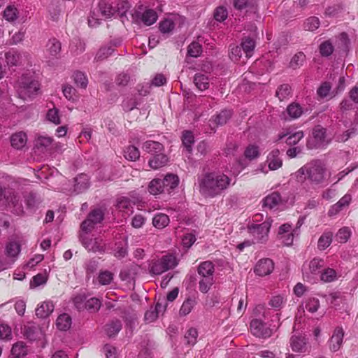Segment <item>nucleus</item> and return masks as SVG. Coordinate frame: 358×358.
<instances>
[{"label":"nucleus","mask_w":358,"mask_h":358,"mask_svg":"<svg viewBox=\"0 0 358 358\" xmlns=\"http://www.w3.org/2000/svg\"><path fill=\"white\" fill-rule=\"evenodd\" d=\"M230 181L224 174L206 173L199 181V192L205 197H215L229 187Z\"/></svg>","instance_id":"f257e3e1"},{"label":"nucleus","mask_w":358,"mask_h":358,"mask_svg":"<svg viewBox=\"0 0 358 358\" xmlns=\"http://www.w3.org/2000/svg\"><path fill=\"white\" fill-rule=\"evenodd\" d=\"M326 168L320 160L307 163L296 172L299 181L308 180L312 185H322L325 182Z\"/></svg>","instance_id":"f03ea898"},{"label":"nucleus","mask_w":358,"mask_h":358,"mask_svg":"<svg viewBox=\"0 0 358 358\" xmlns=\"http://www.w3.org/2000/svg\"><path fill=\"white\" fill-rule=\"evenodd\" d=\"M17 93L19 96L25 100L31 97L39 90L38 81L27 76H22L17 82Z\"/></svg>","instance_id":"7ed1b4c3"},{"label":"nucleus","mask_w":358,"mask_h":358,"mask_svg":"<svg viewBox=\"0 0 358 358\" xmlns=\"http://www.w3.org/2000/svg\"><path fill=\"white\" fill-rule=\"evenodd\" d=\"M271 222L272 220L268 219L261 224H253L248 227L249 232L253 236L257 243H264L267 240Z\"/></svg>","instance_id":"20e7f679"},{"label":"nucleus","mask_w":358,"mask_h":358,"mask_svg":"<svg viewBox=\"0 0 358 358\" xmlns=\"http://www.w3.org/2000/svg\"><path fill=\"white\" fill-rule=\"evenodd\" d=\"M104 217V213L100 208L92 210L80 225L81 229L85 233H90L96 224L101 223Z\"/></svg>","instance_id":"39448f33"},{"label":"nucleus","mask_w":358,"mask_h":358,"mask_svg":"<svg viewBox=\"0 0 358 358\" xmlns=\"http://www.w3.org/2000/svg\"><path fill=\"white\" fill-rule=\"evenodd\" d=\"M250 331L256 337L264 338L270 337L273 334V329L267 327L266 324L259 319L251 321Z\"/></svg>","instance_id":"423d86ee"},{"label":"nucleus","mask_w":358,"mask_h":358,"mask_svg":"<svg viewBox=\"0 0 358 358\" xmlns=\"http://www.w3.org/2000/svg\"><path fill=\"white\" fill-rule=\"evenodd\" d=\"M5 199L9 208H12V212L17 215L24 213V208L20 199V196L12 190L8 191V194H5Z\"/></svg>","instance_id":"0eeeda50"},{"label":"nucleus","mask_w":358,"mask_h":358,"mask_svg":"<svg viewBox=\"0 0 358 358\" xmlns=\"http://www.w3.org/2000/svg\"><path fill=\"white\" fill-rule=\"evenodd\" d=\"M82 244L89 252L103 254L106 250L105 244L103 243V240L100 238H83Z\"/></svg>","instance_id":"6e6552de"},{"label":"nucleus","mask_w":358,"mask_h":358,"mask_svg":"<svg viewBox=\"0 0 358 358\" xmlns=\"http://www.w3.org/2000/svg\"><path fill=\"white\" fill-rule=\"evenodd\" d=\"M274 268V264L271 259H262L255 266V272L259 276L269 275Z\"/></svg>","instance_id":"1a4fd4ad"},{"label":"nucleus","mask_w":358,"mask_h":358,"mask_svg":"<svg viewBox=\"0 0 358 358\" xmlns=\"http://www.w3.org/2000/svg\"><path fill=\"white\" fill-rule=\"evenodd\" d=\"M344 332L342 328L337 327L329 340V348L332 352L338 351L343 343Z\"/></svg>","instance_id":"9d476101"},{"label":"nucleus","mask_w":358,"mask_h":358,"mask_svg":"<svg viewBox=\"0 0 358 358\" xmlns=\"http://www.w3.org/2000/svg\"><path fill=\"white\" fill-rule=\"evenodd\" d=\"M313 136L315 141L313 146L310 145V142H308V147L309 148H320L324 145L325 138H326V129L320 127V126L316 127L313 131Z\"/></svg>","instance_id":"9b49d317"},{"label":"nucleus","mask_w":358,"mask_h":358,"mask_svg":"<svg viewBox=\"0 0 358 358\" xmlns=\"http://www.w3.org/2000/svg\"><path fill=\"white\" fill-rule=\"evenodd\" d=\"M162 180V187L164 193H170L171 190L178 187L179 184V178L177 175L173 173L167 174Z\"/></svg>","instance_id":"f8f14e48"},{"label":"nucleus","mask_w":358,"mask_h":358,"mask_svg":"<svg viewBox=\"0 0 358 358\" xmlns=\"http://www.w3.org/2000/svg\"><path fill=\"white\" fill-rule=\"evenodd\" d=\"M169 161L168 157L163 152H160L153 155L148 162L149 166L153 169H157L164 166Z\"/></svg>","instance_id":"ddd939ff"},{"label":"nucleus","mask_w":358,"mask_h":358,"mask_svg":"<svg viewBox=\"0 0 358 358\" xmlns=\"http://www.w3.org/2000/svg\"><path fill=\"white\" fill-rule=\"evenodd\" d=\"M280 151L278 149L271 151L267 157L268 168L271 170H276L282 165V161L279 157Z\"/></svg>","instance_id":"4468645a"},{"label":"nucleus","mask_w":358,"mask_h":358,"mask_svg":"<svg viewBox=\"0 0 358 358\" xmlns=\"http://www.w3.org/2000/svg\"><path fill=\"white\" fill-rule=\"evenodd\" d=\"M290 346L294 352H305L306 350V341L305 337L302 336H292L290 338Z\"/></svg>","instance_id":"2eb2a0df"},{"label":"nucleus","mask_w":358,"mask_h":358,"mask_svg":"<svg viewBox=\"0 0 358 358\" xmlns=\"http://www.w3.org/2000/svg\"><path fill=\"white\" fill-rule=\"evenodd\" d=\"M197 271L201 278H207L208 275L213 278L215 266L211 262L206 261L199 264Z\"/></svg>","instance_id":"dca6fc26"},{"label":"nucleus","mask_w":358,"mask_h":358,"mask_svg":"<svg viewBox=\"0 0 358 358\" xmlns=\"http://www.w3.org/2000/svg\"><path fill=\"white\" fill-rule=\"evenodd\" d=\"M99 8L103 16L110 18L115 14V2L101 0L99 3Z\"/></svg>","instance_id":"f3484780"},{"label":"nucleus","mask_w":358,"mask_h":358,"mask_svg":"<svg viewBox=\"0 0 358 358\" xmlns=\"http://www.w3.org/2000/svg\"><path fill=\"white\" fill-rule=\"evenodd\" d=\"M142 149L153 156L160 152H164V148L162 143L157 141H148L143 143Z\"/></svg>","instance_id":"a211bd4d"},{"label":"nucleus","mask_w":358,"mask_h":358,"mask_svg":"<svg viewBox=\"0 0 358 358\" xmlns=\"http://www.w3.org/2000/svg\"><path fill=\"white\" fill-rule=\"evenodd\" d=\"M27 143V135L20 131L13 134L10 137V143L13 148L20 150L24 147Z\"/></svg>","instance_id":"6ab92c4d"},{"label":"nucleus","mask_w":358,"mask_h":358,"mask_svg":"<svg viewBox=\"0 0 358 358\" xmlns=\"http://www.w3.org/2000/svg\"><path fill=\"white\" fill-rule=\"evenodd\" d=\"M54 310V305L52 301H45L36 309V315L40 318H46Z\"/></svg>","instance_id":"aec40b11"},{"label":"nucleus","mask_w":358,"mask_h":358,"mask_svg":"<svg viewBox=\"0 0 358 358\" xmlns=\"http://www.w3.org/2000/svg\"><path fill=\"white\" fill-rule=\"evenodd\" d=\"M255 41L250 37L246 36L242 39L241 47L247 58H250L255 48Z\"/></svg>","instance_id":"412c9836"},{"label":"nucleus","mask_w":358,"mask_h":358,"mask_svg":"<svg viewBox=\"0 0 358 358\" xmlns=\"http://www.w3.org/2000/svg\"><path fill=\"white\" fill-rule=\"evenodd\" d=\"M122 325L120 320L115 319L106 325L105 331L109 337L115 336L122 329Z\"/></svg>","instance_id":"4be33fe9"},{"label":"nucleus","mask_w":358,"mask_h":358,"mask_svg":"<svg viewBox=\"0 0 358 358\" xmlns=\"http://www.w3.org/2000/svg\"><path fill=\"white\" fill-rule=\"evenodd\" d=\"M24 198L27 208L32 210H36L41 202L40 196L34 192H29Z\"/></svg>","instance_id":"5701e85b"},{"label":"nucleus","mask_w":358,"mask_h":358,"mask_svg":"<svg viewBox=\"0 0 358 358\" xmlns=\"http://www.w3.org/2000/svg\"><path fill=\"white\" fill-rule=\"evenodd\" d=\"M47 51L49 54L55 57H57L61 52V43L53 38L48 41L46 45Z\"/></svg>","instance_id":"b1692460"},{"label":"nucleus","mask_w":358,"mask_h":358,"mask_svg":"<svg viewBox=\"0 0 358 358\" xmlns=\"http://www.w3.org/2000/svg\"><path fill=\"white\" fill-rule=\"evenodd\" d=\"M131 7L129 1L118 0L115 1V14L117 13L120 17L126 16L127 11Z\"/></svg>","instance_id":"393cba45"},{"label":"nucleus","mask_w":358,"mask_h":358,"mask_svg":"<svg viewBox=\"0 0 358 358\" xmlns=\"http://www.w3.org/2000/svg\"><path fill=\"white\" fill-rule=\"evenodd\" d=\"M27 354V347L23 342H17L13 345L11 355L15 358H23Z\"/></svg>","instance_id":"a878e982"},{"label":"nucleus","mask_w":358,"mask_h":358,"mask_svg":"<svg viewBox=\"0 0 358 358\" xmlns=\"http://www.w3.org/2000/svg\"><path fill=\"white\" fill-rule=\"evenodd\" d=\"M232 110L224 109L215 116L214 122L217 126L225 124L231 117Z\"/></svg>","instance_id":"bb28decb"},{"label":"nucleus","mask_w":358,"mask_h":358,"mask_svg":"<svg viewBox=\"0 0 358 358\" xmlns=\"http://www.w3.org/2000/svg\"><path fill=\"white\" fill-rule=\"evenodd\" d=\"M281 201V196L278 192H274L266 196L264 199V206L273 208Z\"/></svg>","instance_id":"cd10ccee"},{"label":"nucleus","mask_w":358,"mask_h":358,"mask_svg":"<svg viewBox=\"0 0 358 358\" xmlns=\"http://www.w3.org/2000/svg\"><path fill=\"white\" fill-rule=\"evenodd\" d=\"M351 201V196L349 194L343 196L329 210V215H332L342 210L346 206H348Z\"/></svg>","instance_id":"c85d7f7f"},{"label":"nucleus","mask_w":358,"mask_h":358,"mask_svg":"<svg viewBox=\"0 0 358 358\" xmlns=\"http://www.w3.org/2000/svg\"><path fill=\"white\" fill-rule=\"evenodd\" d=\"M324 266V261L321 258H314L309 263L310 272L313 275L321 274V270Z\"/></svg>","instance_id":"c756f323"},{"label":"nucleus","mask_w":358,"mask_h":358,"mask_svg":"<svg viewBox=\"0 0 358 358\" xmlns=\"http://www.w3.org/2000/svg\"><path fill=\"white\" fill-rule=\"evenodd\" d=\"M57 327L61 331H66L71 327V317L68 314H62L57 319Z\"/></svg>","instance_id":"7c9ffc66"},{"label":"nucleus","mask_w":358,"mask_h":358,"mask_svg":"<svg viewBox=\"0 0 358 358\" xmlns=\"http://www.w3.org/2000/svg\"><path fill=\"white\" fill-rule=\"evenodd\" d=\"M148 192L153 195L164 193L162 180L160 178L153 179L148 185Z\"/></svg>","instance_id":"2f4dec72"},{"label":"nucleus","mask_w":358,"mask_h":358,"mask_svg":"<svg viewBox=\"0 0 358 358\" xmlns=\"http://www.w3.org/2000/svg\"><path fill=\"white\" fill-rule=\"evenodd\" d=\"M292 94V88L288 84H282L276 90L275 96L280 101L288 99Z\"/></svg>","instance_id":"473e14b6"},{"label":"nucleus","mask_w":358,"mask_h":358,"mask_svg":"<svg viewBox=\"0 0 358 358\" xmlns=\"http://www.w3.org/2000/svg\"><path fill=\"white\" fill-rule=\"evenodd\" d=\"M169 223V217L167 215L164 213H159L156 215L152 219V224L154 227L158 229H163L166 227Z\"/></svg>","instance_id":"72a5a7b5"},{"label":"nucleus","mask_w":358,"mask_h":358,"mask_svg":"<svg viewBox=\"0 0 358 358\" xmlns=\"http://www.w3.org/2000/svg\"><path fill=\"white\" fill-rule=\"evenodd\" d=\"M194 83L200 90H205L209 87L208 78L201 73H196L194 78Z\"/></svg>","instance_id":"f704fd0d"},{"label":"nucleus","mask_w":358,"mask_h":358,"mask_svg":"<svg viewBox=\"0 0 358 358\" xmlns=\"http://www.w3.org/2000/svg\"><path fill=\"white\" fill-rule=\"evenodd\" d=\"M157 20V13L152 9L146 10L141 15L142 22L147 26L153 24Z\"/></svg>","instance_id":"c9c22d12"},{"label":"nucleus","mask_w":358,"mask_h":358,"mask_svg":"<svg viewBox=\"0 0 358 358\" xmlns=\"http://www.w3.org/2000/svg\"><path fill=\"white\" fill-rule=\"evenodd\" d=\"M114 51L115 48H113L111 45H107L102 46L98 50L94 59L96 61H102L103 59H106L109 56H110Z\"/></svg>","instance_id":"e433bc0d"},{"label":"nucleus","mask_w":358,"mask_h":358,"mask_svg":"<svg viewBox=\"0 0 358 358\" xmlns=\"http://www.w3.org/2000/svg\"><path fill=\"white\" fill-rule=\"evenodd\" d=\"M287 113L290 118L296 119L302 115L303 109L298 103L293 102L287 107Z\"/></svg>","instance_id":"4c0bfd02"},{"label":"nucleus","mask_w":358,"mask_h":358,"mask_svg":"<svg viewBox=\"0 0 358 358\" xmlns=\"http://www.w3.org/2000/svg\"><path fill=\"white\" fill-rule=\"evenodd\" d=\"M333 234L331 232H324L319 238L317 248L320 250L327 248L332 242Z\"/></svg>","instance_id":"58836bf2"},{"label":"nucleus","mask_w":358,"mask_h":358,"mask_svg":"<svg viewBox=\"0 0 358 358\" xmlns=\"http://www.w3.org/2000/svg\"><path fill=\"white\" fill-rule=\"evenodd\" d=\"M182 141L186 150L189 153H191L192 150V145L194 143V137L192 132L189 131H185L182 134Z\"/></svg>","instance_id":"ea45409f"},{"label":"nucleus","mask_w":358,"mask_h":358,"mask_svg":"<svg viewBox=\"0 0 358 358\" xmlns=\"http://www.w3.org/2000/svg\"><path fill=\"white\" fill-rule=\"evenodd\" d=\"M196 301L194 299L187 298L183 303L180 309L179 314L181 316H186L188 315L196 305Z\"/></svg>","instance_id":"a19ab883"},{"label":"nucleus","mask_w":358,"mask_h":358,"mask_svg":"<svg viewBox=\"0 0 358 358\" xmlns=\"http://www.w3.org/2000/svg\"><path fill=\"white\" fill-rule=\"evenodd\" d=\"M159 260L167 271L173 268L178 264L176 257L170 254L163 256Z\"/></svg>","instance_id":"79ce46f5"},{"label":"nucleus","mask_w":358,"mask_h":358,"mask_svg":"<svg viewBox=\"0 0 358 358\" xmlns=\"http://www.w3.org/2000/svg\"><path fill=\"white\" fill-rule=\"evenodd\" d=\"M85 304V310H88L90 313H96L97 312L101 306V303L100 300L97 298L92 297L90 299L87 300Z\"/></svg>","instance_id":"37998d69"},{"label":"nucleus","mask_w":358,"mask_h":358,"mask_svg":"<svg viewBox=\"0 0 358 358\" xmlns=\"http://www.w3.org/2000/svg\"><path fill=\"white\" fill-rule=\"evenodd\" d=\"M213 283V278H210L209 275L207 278H201L199 282V291L202 293H207Z\"/></svg>","instance_id":"c03bdc74"},{"label":"nucleus","mask_w":358,"mask_h":358,"mask_svg":"<svg viewBox=\"0 0 358 358\" xmlns=\"http://www.w3.org/2000/svg\"><path fill=\"white\" fill-rule=\"evenodd\" d=\"M202 52L201 45L196 41L191 43L187 48V55L192 57H198Z\"/></svg>","instance_id":"a18cd8bd"},{"label":"nucleus","mask_w":358,"mask_h":358,"mask_svg":"<svg viewBox=\"0 0 358 358\" xmlns=\"http://www.w3.org/2000/svg\"><path fill=\"white\" fill-rule=\"evenodd\" d=\"M73 77L75 84L78 87H80L83 89H85L87 87L88 81L83 73H82L81 71H76L74 72Z\"/></svg>","instance_id":"49530a36"},{"label":"nucleus","mask_w":358,"mask_h":358,"mask_svg":"<svg viewBox=\"0 0 358 358\" xmlns=\"http://www.w3.org/2000/svg\"><path fill=\"white\" fill-rule=\"evenodd\" d=\"M320 22L319 18L315 16L308 18L303 24V27L307 31H313L320 27Z\"/></svg>","instance_id":"de8ad7c7"},{"label":"nucleus","mask_w":358,"mask_h":358,"mask_svg":"<svg viewBox=\"0 0 358 358\" xmlns=\"http://www.w3.org/2000/svg\"><path fill=\"white\" fill-rule=\"evenodd\" d=\"M321 280L324 282H331L336 279V273L333 268H326L320 274Z\"/></svg>","instance_id":"09e8293b"},{"label":"nucleus","mask_w":358,"mask_h":358,"mask_svg":"<svg viewBox=\"0 0 358 358\" xmlns=\"http://www.w3.org/2000/svg\"><path fill=\"white\" fill-rule=\"evenodd\" d=\"M3 17L8 21H15L18 17L17 9L13 6H8L3 12Z\"/></svg>","instance_id":"8fccbe9b"},{"label":"nucleus","mask_w":358,"mask_h":358,"mask_svg":"<svg viewBox=\"0 0 358 358\" xmlns=\"http://www.w3.org/2000/svg\"><path fill=\"white\" fill-rule=\"evenodd\" d=\"M124 157L126 159L131 161H136L140 157V152L136 147L134 145H129L124 151Z\"/></svg>","instance_id":"3c124183"},{"label":"nucleus","mask_w":358,"mask_h":358,"mask_svg":"<svg viewBox=\"0 0 358 358\" xmlns=\"http://www.w3.org/2000/svg\"><path fill=\"white\" fill-rule=\"evenodd\" d=\"M305 59L306 55L303 52H298L292 58L289 62V66L294 69H296L303 65Z\"/></svg>","instance_id":"603ef678"},{"label":"nucleus","mask_w":358,"mask_h":358,"mask_svg":"<svg viewBox=\"0 0 358 358\" xmlns=\"http://www.w3.org/2000/svg\"><path fill=\"white\" fill-rule=\"evenodd\" d=\"M20 252V245L16 242H10L6 247L7 256L15 257Z\"/></svg>","instance_id":"864d4df0"},{"label":"nucleus","mask_w":358,"mask_h":358,"mask_svg":"<svg viewBox=\"0 0 358 358\" xmlns=\"http://www.w3.org/2000/svg\"><path fill=\"white\" fill-rule=\"evenodd\" d=\"M334 52V46L329 41H325L320 45V52L323 57H329Z\"/></svg>","instance_id":"5fc2aeb1"},{"label":"nucleus","mask_w":358,"mask_h":358,"mask_svg":"<svg viewBox=\"0 0 358 358\" xmlns=\"http://www.w3.org/2000/svg\"><path fill=\"white\" fill-rule=\"evenodd\" d=\"M175 27V24L170 19H165L159 22V29L163 34L171 32Z\"/></svg>","instance_id":"6e6d98bb"},{"label":"nucleus","mask_w":358,"mask_h":358,"mask_svg":"<svg viewBox=\"0 0 358 358\" xmlns=\"http://www.w3.org/2000/svg\"><path fill=\"white\" fill-rule=\"evenodd\" d=\"M133 204H135V203L133 202ZM116 206L120 210L123 211L132 208V202L129 198L126 196H121L117 199Z\"/></svg>","instance_id":"4d7b16f0"},{"label":"nucleus","mask_w":358,"mask_h":358,"mask_svg":"<svg viewBox=\"0 0 358 358\" xmlns=\"http://www.w3.org/2000/svg\"><path fill=\"white\" fill-rule=\"evenodd\" d=\"M198 332L195 328H190L185 334L184 338L188 345H194L196 343Z\"/></svg>","instance_id":"13d9d810"},{"label":"nucleus","mask_w":358,"mask_h":358,"mask_svg":"<svg viewBox=\"0 0 358 358\" xmlns=\"http://www.w3.org/2000/svg\"><path fill=\"white\" fill-rule=\"evenodd\" d=\"M357 134V129L356 128V127L353 126L351 128H350L349 129L343 132V134H339L337 136V139L340 142H345L349 138L355 136Z\"/></svg>","instance_id":"bf43d9fd"},{"label":"nucleus","mask_w":358,"mask_h":358,"mask_svg":"<svg viewBox=\"0 0 358 358\" xmlns=\"http://www.w3.org/2000/svg\"><path fill=\"white\" fill-rule=\"evenodd\" d=\"M123 314V318L127 322V325L129 326L130 328H132V326L134 324L137 318L136 313L132 310L130 311L129 309H127L124 310Z\"/></svg>","instance_id":"052dcab7"},{"label":"nucleus","mask_w":358,"mask_h":358,"mask_svg":"<svg viewBox=\"0 0 358 358\" xmlns=\"http://www.w3.org/2000/svg\"><path fill=\"white\" fill-rule=\"evenodd\" d=\"M244 155L247 159L252 160L259 156V148L256 145H250L245 149Z\"/></svg>","instance_id":"680f3d73"},{"label":"nucleus","mask_w":358,"mask_h":358,"mask_svg":"<svg viewBox=\"0 0 358 358\" xmlns=\"http://www.w3.org/2000/svg\"><path fill=\"white\" fill-rule=\"evenodd\" d=\"M351 232L349 228L343 227L336 234V239L339 243H345L350 236Z\"/></svg>","instance_id":"e2e57ef3"},{"label":"nucleus","mask_w":358,"mask_h":358,"mask_svg":"<svg viewBox=\"0 0 358 358\" xmlns=\"http://www.w3.org/2000/svg\"><path fill=\"white\" fill-rule=\"evenodd\" d=\"M113 278V275L111 272L106 271L101 272L98 277L99 283L102 285H109Z\"/></svg>","instance_id":"0e129e2a"},{"label":"nucleus","mask_w":358,"mask_h":358,"mask_svg":"<svg viewBox=\"0 0 358 358\" xmlns=\"http://www.w3.org/2000/svg\"><path fill=\"white\" fill-rule=\"evenodd\" d=\"M350 43V40L348 38V36L346 33L343 32L339 36V39L338 42V48L341 50L346 52L348 50V45Z\"/></svg>","instance_id":"69168bd1"},{"label":"nucleus","mask_w":358,"mask_h":358,"mask_svg":"<svg viewBox=\"0 0 358 358\" xmlns=\"http://www.w3.org/2000/svg\"><path fill=\"white\" fill-rule=\"evenodd\" d=\"M227 10L224 6L217 7L214 12V18L218 22H223L227 17Z\"/></svg>","instance_id":"338daca9"},{"label":"nucleus","mask_w":358,"mask_h":358,"mask_svg":"<svg viewBox=\"0 0 358 358\" xmlns=\"http://www.w3.org/2000/svg\"><path fill=\"white\" fill-rule=\"evenodd\" d=\"M303 137L302 131H299L290 134L286 139L285 143L287 145H296Z\"/></svg>","instance_id":"774afa93"}]
</instances>
